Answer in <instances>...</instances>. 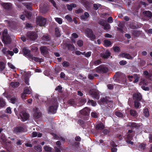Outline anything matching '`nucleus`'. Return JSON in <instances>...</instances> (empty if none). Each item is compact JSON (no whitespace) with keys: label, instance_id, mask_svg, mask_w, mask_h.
<instances>
[{"label":"nucleus","instance_id":"7c9ffc66","mask_svg":"<svg viewBox=\"0 0 152 152\" xmlns=\"http://www.w3.org/2000/svg\"><path fill=\"white\" fill-rule=\"evenodd\" d=\"M104 45L107 47H109L111 45V42L108 40H105L104 41Z\"/></svg>","mask_w":152,"mask_h":152},{"label":"nucleus","instance_id":"de8ad7c7","mask_svg":"<svg viewBox=\"0 0 152 152\" xmlns=\"http://www.w3.org/2000/svg\"><path fill=\"white\" fill-rule=\"evenodd\" d=\"M115 115L119 117H121L123 116V114L120 112H116L115 113Z\"/></svg>","mask_w":152,"mask_h":152},{"label":"nucleus","instance_id":"774afa93","mask_svg":"<svg viewBox=\"0 0 152 152\" xmlns=\"http://www.w3.org/2000/svg\"><path fill=\"white\" fill-rule=\"evenodd\" d=\"M101 63V61L100 60H98L95 61L94 62V64L96 65H99Z\"/></svg>","mask_w":152,"mask_h":152},{"label":"nucleus","instance_id":"c9c22d12","mask_svg":"<svg viewBox=\"0 0 152 152\" xmlns=\"http://www.w3.org/2000/svg\"><path fill=\"white\" fill-rule=\"evenodd\" d=\"M87 103L88 105H91L93 106H95L96 104V102L92 100H89Z\"/></svg>","mask_w":152,"mask_h":152},{"label":"nucleus","instance_id":"9d476101","mask_svg":"<svg viewBox=\"0 0 152 152\" xmlns=\"http://www.w3.org/2000/svg\"><path fill=\"white\" fill-rule=\"evenodd\" d=\"M31 76L30 72L26 73L24 72L23 75V76L24 78V82L26 84L29 85V78Z\"/></svg>","mask_w":152,"mask_h":152},{"label":"nucleus","instance_id":"f03ea898","mask_svg":"<svg viewBox=\"0 0 152 152\" xmlns=\"http://www.w3.org/2000/svg\"><path fill=\"white\" fill-rule=\"evenodd\" d=\"M58 103L56 102H51L47 109V110L49 113H55L57 109Z\"/></svg>","mask_w":152,"mask_h":152},{"label":"nucleus","instance_id":"dca6fc26","mask_svg":"<svg viewBox=\"0 0 152 152\" xmlns=\"http://www.w3.org/2000/svg\"><path fill=\"white\" fill-rule=\"evenodd\" d=\"M29 59L31 61L34 60L37 62H42L43 61V59L42 58L34 57L31 55L29 56Z\"/></svg>","mask_w":152,"mask_h":152},{"label":"nucleus","instance_id":"bb28decb","mask_svg":"<svg viewBox=\"0 0 152 152\" xmlns=\"http://www.w3.org/2000/svg\"><path fill=\"white\" fill-rule=\"evenodd\" d=\"M66 6L67 9L69 10H72L73 8L76 7V5L74 3H71L70 5L67 4Z\"/></svg>","mask_w":152,"mask_h":152},{"label":"nucleus","instance_id":"f257e3e1","mask_svg":"<svg viewBox=\"0 0 152 152\" xmlns=\"http://www.w3.org/2000/svg\"><path fill=\"white\" fill-rule=\"evenodd\" d=\"M2 40L5 45L10 44L11 42V39L10 36L7 34V30L6 29L4 30L2 33Z\"/></svg>","mask_w":152,"mask_h":152},{"label":"nucleus","instance_id":"473e14b6","mask_svg":"<svg viewBox=\"0 0 152 152\" xmlns=\"http://www.w3.org/2000/svg\"><path fill=\"white\" fill-rule=\"evenodd\" d=\"M68 103L71 105L74 106L75 105V102L74 100L73 99L69 100L67 102Z\"/></svg>","mask_w":152,"mask_h":152},{"label":"nucleus","instance_id":"2f4dec72","mask_svg":"<svg viewBox=\"0 0 152 152\" xmlns=\"http://www.w3.org/2000/svg\"><path fill=\"white\" fill-rule=\"evenodd\" d=\"M10 85L12 87L16 88L19 86V83L18 82H12L10 83Z\"/></svg>","mask_w":152,"mask_h":152},{"label":"nucleus","instance_id":"864d4df0","mask_svg":"<svg viewBox=\"0 0 152 152\" xmlns=\"http://www.w3.org/2000/svg\"><path fill=\"white\" fill-rule=\"evenodd\" d=\"M62 65L64 67H67L69 65V63L68 62L65 61L62 63Z\"/></svg>","mask_w":152,"mask_h":152},{"label":"nucleus","instance_id":"ea45409f","mask_svg":"<svg viewBox=\"0 0 152 152\" xmlns=\"http://www.w3.org/2000/svg\"><path fill=\"white\" fill-rule=\"evenodd\" d=\"M128 125L129 126L131 127H138V125L135 122L130 123Z\"/></svg>","mask_w":152,"mask_h":152},{"label":"nucleus","instance_id":"5fc2aeb1","mask_svg":"<svg viewBox=\"0 0 152 152\" xmlns=\"http://www.w3.org/2000/svg\"><path fill=\"white\" fill-rule=\"evenodd\" d=\"M42 39L44 41H47L49 40V37L47 35H44L42 37Z\"/></svg>","mask_w":152,"mask_h":152},{"label":"nucleus","instance_id":"ddd939ff","mask_svg":"<svg viewBox=\"0 0 152 152\" xmlns=\"http://www.w3.org/2000/svg\"><path fill=\"white\" fill-rule=\"evenodd\" d=\"M6 97L9 102L12 104H15L17 101L18 98L14 96L9 95L6 96Z\"/></svg>","mask_w":152,"mask_h":152},{"label":"nucleus","instance_id":"79ce46f5","mask_svg":"<svg viewBox=\"0 0 152 152\" xmlns=\"http://www.w3.org/2000/svg\"><path fill=\"white\" fill-rule=\"evenodd\" d=\"M130 114L131 115L133 116H136L137 115L136 112L133 110H131L130 111Z\"/></svg>","mask_w":152,"mask_h":152},{"label":"nucleus","instance_id":"7ed1b4c3","mask_svg":"<svg viewBox=\"0 0 152 152\" xmlns=\"http://www.w3.org/2000/svg\"><path fill=\"white\" fill-rule=\"evenodd\" d=\"M82 32L85 33L86 36L91 39H94L95 38V36L93 34L92 31L89 29H87L85 31L83 29L81 30Z\"/></svg>","mask_w":152,"mask_h":152},{"label":"nucleus","instance_id":"6ab92c4d","mask_svg":"<svg viewBox=\"0 0 152 152\" xmlns=\"http://www.w3.org/2000/svg\"><path fill=\"white\" fill-rule=\"evenodd\" d=\"M40 49L41 53L44 55H46L48 53V49L45 46L41 47Z\"/></svg>","mask_w":152,"mask_h":152},{"label":"nucleus","instance_id":"cd10ccee","mask_svg":"<svg viewBox=\"0 0 152 152\" xmlns=\"http://www.w3.org/2000/svg\"><path fill=\"white\" fill-rule=\"evenodd\" d=\"M143 14L145 16H146L148 17H150L152 16V13L149 11L144 12Z\"/></svg>","mask_w":152,"mask_h":152},{"label":"nucleus","instance_id":"a878e982","mask_svg":"<svg viewBox=\"0 0 152 152\" xmlns=\"http://www.w3.org/2000/svg\"><path fill=\"white\" fill-rule=\"evenodd\" d=\"M110 53L109 51L107 50L104 53L101 55V57L104 58H107L110 56Z\"/></svg>","mask_w":152,"mask_h":152},{"label":"nucleus","instance_id":"338daca9","mask_svg":"<svg viewBox=\"0 0 152 152\" xmlns=\"http://www.w3.org/2000/svg\"><path fill=\"white\" fill-rule=\"evenodd\" d=\"M100 5L99 4H94V9L95 10H97L98 8V7L100 6Z\"/></svg>","mask_w":152,"mask_h":152},{"label":"nucleus","instance_id":"0e129e2a","mask_svg":"<svg viewBox=\"0 0 152 152\" xmlns=\"http://www.w3.org/2000/svg\"><path fill=\"white\" fill-rule=\"evenodd\" d=\"M91 52H88L86 54L84 53V55H85V56L86 57H88L90 56H91Z\"/></svg>","mask_w":152,"mask_h":152},{"label":"nucleus","instance_id":"c03bdc74","mask_svg":"<svg viewBox=\"0 0 152 152\" xmlns=\"http://www.w3.org/2000/svg\"><path fill=\"white\" fill-rule=\"evenodd\" d=\"M5 67V65L4 63L2 62H0V71L4 69Z\"/></svg>","mask_w":152,"mask_h":152},{"label":"nucleus","instance_id":"4c0bfd02","mask_svg":"<svg viewBox=\"0 0 152 152\" xmlns=\"http://www.w3.org/2000/svg\"><path fill=\"white\" fill-rule=\"evenodd\" d=\"M6 103L3 99L0 98V107H3L5 106Z\"/></svg>","mask_w":152,"mask_h":152},{"label":"nucleus","instance_id":"412c9836","mask_svg":"<svg viewBox=\"0 0 152 152\" xmlns=\"http://www.w3.org/2000/svg\"><path fill=\"white\" fill-rule=\"evenodd\" d=\"M23 53L24 55L28 56V58H29V56H31L30 54L29 50L26 48H24L23 49Z\"/></svg>","mask_w":152,"mask_h":152},{"label":"nucleus","instance_id":"bf43d9fd","mask_svg":"<svg viewBox=\"0 0 152 152\" xmlns=\"http://www.w3.org/2000/svg\"><path fill=\"white\" fill-rule=\"evenodd\" d=\"M6 111L7 113L11 114L12 113L11 108L10 107H8L6 109Z\"/></svg>","mask_w":152,"mask_h":152},{"label":"nucleus","instance_id":"13d9d810","mask_svg":"<svg viewBox=\"0 0 152 152\" xmlns=\"http://www.w3.org/2000/svg\"><path fill=\"white\" fill-rule=\"evenodd\" d=\"M108 104V106L110 107H113V102L111 101H109V102H106Z\"/></svg>","mask_w":152,"mask_h":152},{"label":"nucleus","instance_id":"aec40b11","mask_svg":"<svg viewBox=\"0 0 152 152\" xmlns=\"http://www.w3.org/2000/svg\"><path fill=\"white\" fill-rule=\"evenodd\" d=\"M120 57L122 58H125L128 59H131L132 58V57L131 56H130L129 54L125 53H122L120 54L119 55Z\"/></svg>","mask_w":152,"mask_h":152},{"label":"nucleus","instance_id":"052dcab7","mask_svg":"<svg viewBox=\"0 0 152 152\" xmlns=\"http://www.w3.org/2000/svg\"><path fill=\"white\" fill-rule=\"evenodd\" d=\"M7 64L9 66L11 69H13L15 68V67L11 63L8 62Z\"/></svg>","mask_w":152,"mask_h":152},{"label":"nucleus","instance_id":"c85d7f7f","mask_svg":"<svg viewBox=\"0 0 152 152\" xmlns=\"http://www.w3.org/2000/svg\"><path fill=\"white\" fill-rule=\"evenodd\" d=\"M89 16V14L87 12H85L84 15H82L81 16V18L83 20H85Z\"/></svg>","mask_w":152,"mask_h":152},{"label":"nucleus","instance_id":"8fccbe9b","mask_svg":"<svg viewBox=\"0 0 152 152\" xmlns=\"http://www.w3.org/2000/svg\"><path fill=\"white\" fill-rule=\"evenodd\" d=\"M134 83H136L138 82L139 80V77L136 75H134Z\"/></svg>","mask_w":152,"mask_h":152},{"label":"nucleus","instance_id":"393cba45","mask_svg":"<svg viewBox=\"0 0 152 152\" xmlns=\"http://www.w3.org/2000/svg\"><path fill=\"white\" fill-rule=\"evenodd\" d=\"M31 89L29 86V88L26 87L24 89L23 92L28 94H30L31 93Z\"/></svg>","mask_w":152,"mask_h":152},{"label":"nucleus","instance_id":"a19ab883","mask_svg":"<svg viewBox=\"0 0 152 152\" xmlns=\"http://www.w3.org/2000/svg\"><path fill=\"white\" fill-rule=\"evenodd\" d=\"M91 115L92 117L94 118H96L98 117V114L96 112L94 111L91 113Z\"/></svg>","mask_w":152,"mask_h":152},{"label":"nucleus","instance_id":"9b49d317","mask_svg":"<svg viewBox=\"0 0 152 152\" xmlns=\"http://www.w3.org/2000/svg\"><path fill=\"white\" fill-rule=\"evenodd\" d=\"M90 110L87 107H85L80 111V113L82 115L88 116L89 115Z\"/></svg>","mask_w":152,"mask_h":152},{"label":"nucleus","instance_id":"f3484780","mask_svg":"<svg viewBox=\"0 0 152 152\" xmlns=\"http://www.w3.org/2000/svg\"><path fill=\"white\" fill-rule=\"evenodd\" d=\"M23 14L21 15L20 17V18L22 20H23L25 18V16L27 18H29L31 15V14L30 12H26V11H24L23 12Z\"/></svg>","mask_w":152,"mask_h":152},{"label":"nucleus","instance_id":"e433bc0d","mask_svg":"<svg viewBox=\"0 0 152 152\" xmlns=\"http://www.w3.org/2000/svg\"><path fill=\"white\" fill-rule=\"evenodd\" d=\"M44 150L47 152H50L52 150V148L48 146H45L44 147Z\"/></svg>","mask_w":152,"mask_h":152},{"label":"nucleus","instance_id":"72a5a7b5","mask_svg":"<svg viewBox=\"0 0 152 152\" xmlns=\"http://www.w3.org/2000/svg\"><path fill=\"white\" fill-rule=\"evenodd\" d=\"M144 115L146 117H148L149 115V112L148 109L145 108L144 110Z\"/></svg>","mask_w":152,"mask_h":152},{"label":"nucleus","instance_id":"680f3d73","mask_svg":"<svg viewBox=\"0 0 152 152\" xmlns=\"http://www.w3.org/2000/svg\"><path fill=\"white\" fill-rule=\"evenodd\" d=\"M77 45L80 46H82L83 45V42L82 40H79L77 41Z\"/></svg>","mask_w":152,"mask_h":152},{"label":"nucleus","instance_id":"09e8293b","mask_svg":"<svg viewBox=\"0 0 152 152\" xmlns=\"http://www.w3.org/2000/svg\"><path fill=\"white\" fill-rule=\"evenodd\" d=\"M145 146V145L144 144H141L139 146V148L141 150H142L144 149Z\"/></svg>","mask_w":152,"mask_h":152},{"label":"nucleus","instance_id":"a18cd8bd","mask_svg":"<svg viewBox=\"0 0 152 152\" xmlns=\"http://www.w3.org/2000/svg\"><path fill=\"white\" fill-rule=\"evenodd\" d=\"M34 148L38 152H40L42 151V149L41 146H37L34 147Z\"/></svg>","mask_w":152,"mask_h":152},{"label":"nucleus","instance_id":"f704fd0d","mask_svg":"<svg viewBox=\"0 0 152 152\" xmlns=\"http://www.w3.org/2000/svg\"><path fill=\"white\" fill-rule=\"evenodd\" d=\"M134 106L135 108H139L140 107V103L138 100H135L134 101Z\"/></svg>","mask_w":152,"mask_h":152},{"label":"nucleus","instance_id":"5701e85b","mask_svg":"<svg viewBox=\"0 0 152 152\" xmlns=\"http://www.w3.org/2000/svg\"><path fill=\"white\" fill-rule=\"evenodd\" d=\"M23 128L22 127L20 126H18L15 127L14 128V132L16 133L20 132H23Z\"/></svg>","mask_w":152,"mask_h":152},{"label":"nucleus","instance_id":"4d7b16f0","mask_svg":"<svg viewBox=\"0 0 152 152\" xmlns=\"http://www.w3.org/2000/svg\"><path fill=\"white\" fill-rule=\"evenodd\" d=\"M105 21L103 20H101L99 22V23L100 25L104 26L105 24Z\"/></svg>","mask_w":152,"mask_h":152},{"label":"nucleus","instance_id":"39448f33","mask_svg":"<svg viewBox=\"0 0 152 152\" xmlns=\"http://www.w3.org/2000/svg\"><path fill=\"white\" fill-rule=\"evenodd\" d=\"M95 70L96 72L102 73H105L108 71L107 68L104 66H100L97 67Z\"/></svg>","mask_w":152,"mask_h":152},{"label":"nucleus","instance_id":"0eeeda50","mask_svg":"<svg viewBox=\"0 0 152 152\" xmlns=\"http://www.w3.org/2000/svg\"><path fill=\"white\" fill-rule=\"evenodd\" d=\"M89 93L92 97L96 99H98L99 98V93L96 90L91 89Z\"/></svg>","mask_w":152,"mask_h":152},{"label":"nucleus","instance_id":"4468645a","mask_svg":"<svg viewBox=\"0 0 152 152\" xmlns=\"http://www.w3.org/2000/svg\"><path fill=\"white\" fill-rule=\"evenodd\" d=\"M80 2L86 8L89 7L91 4L90 1H88L86 0H81L80 1Z\"/></svg>","mask_w":152,"mask_h":152},{"label":"nucleus","instance_id":"1a4fd4ad","mask_svg":"<svg viewBox=\"0 0 152 152\" xmlns=\"http://www.w3.org/2000/svg\"><path fill=\"white\" fill-rule=\"evenodd\" d=\"M27 36L29 39L34 40L37 37V35L35 32H29L27 33Z\"/></svg>","mask_w":152,"mask_h":152},{"label":"nucleus","instance_id":"a211bd4d","mask_svg":"<svg viewBox=\"0 0 152 152\" xmlns=\"http://www.w3.org/2000/svg\"><path fill=\"white\" fill-rule=\"evenodd\" d=\"M1 6L5 9H8L11 7L12 4L10 3H0Z\"/></svg>","mask_w":152,"mask_h":152},{"label":"nucleus","instance_id":"c756f323","mask_svg":"<svg viewBox=\"0 0 152 152\" xmlns=\"http://www.w3.org/2000/svg\"><path fill=\"white\" fill-rule=\"evenodd\" d=\"M32 134V136L33 137H40L42 135V134L41 133L37 132H33Z\"/></svg>","mask_w":152,"mask_h":152},{"label":"nucleus","instance_id":"2eb2a0df","mask_svg":"<svg viewBox=\"0 0 152 152\" xmlns=\"http://www.w3.org/2000/svg\"><path fill=\"white\" fill-rule=\"evenodd\" d=\"M34 116L36 119L39 118L41 115V113L39 111L38 109L37 108H35L34 109Z\"/></svg>","mask_w":152,"mask_h":152},{"label":"nucleus","instance_id":"f8f14e48","mask_svg":"<svg viewBox=\"0 0 152 152\" xmlns=\"http://www.w3.org/2000/svg\"><path fill=\"white\" fill-rule=\"evenodd\" d=\"M2 52L4 54L7 56H8V55L12 56L14 55V53L12 51L7 50V48H3Z\"/></svg>","mask_w":152,"mask_h":152},{"label":"nucleus","instance_id":"4be33fe9","mask_svg":"<svg viewBox=\"0 0 152 152\" xmlns=\"http://www.w3.org/2000/svg\"><path fill=\"white\" fill-rule=\"evenodd\" d=\"M134 98L135 100H140L142 99V96L139 93H137L133 95Z\"/></svg>","mask_w":152,"mask_h":152},{"label":"nucleus","instance_id":"58836bf2","mask_svg":"<svg viewBox=\"0 0 152 152\" xmlns=\"http://www.w3.org/2000/svg\"><path fill=\"white\" fill-rule=\"evenodd\" d=\"M55 20L57 22L58 24H61L62 23V19L60 18H55Z\"/></svg>","mask_w":152,"mask_h":152},{"label":"nucleus","instance_id":"3c124183","mask_svg":"<svg viewBox=\"0 0 152 152\" xmlns=\"http://www.w3.org/2000/svg\"><path fill=\"white\" fill-rule=\"evenodd\" d=\"M65 18L68 21H72V19L70 16L69 15H67L65 17Z\"/></svg>","mask_w":152,"mask_h":152},{"label":"nucleus","instance_id":"20e7f679","mask_svg":"<svg viewBox=\"0 0 152 152\" xmlns=\"http://www.w3.org/2000/svg\"><path fill=\"white\" fill-rule=\"evenodd\" d=\"M46 22V19L42 17L39 16L36 18V24L40 26H44Z\"/></svg>","mask_w":152,"mask_h":152},{"label":"nucleus","instance_id":"6e6d98bb","mask_svg":"<svg viewBox=\"0 0 152 152\" xmlns=\"http://www.w3.org/2000/svg\"><path fill=\"white\" fill-rule=\"evenodd\" d=\"M75 53L77 55H84V53H85V52H83V53H82L79 51H75Z\"/></svg>","mask_w":152,"mask_h":152},{"label":"nucleus","instance_id":"b1692460","mask_svg":"<svg viewBox=\"0 0 152 152\" xmlns=\"http://www.w3.org/2000/svg\"><path fill=\"white\" fill-rule=\"evenodd\" d=\"M96 129L98 130H102L104 128V126L103 124L102 123H100L98 124L96 126Z\"/></svg>","mask_w":152,"mask_h":152},{"label":"nucleus","instance_id":"49530a36","mask_svg":"<svg viewBox=\"0 0 152 152\" xmlns=\"http://www.w3.org/2000/svg\"><path fill=\"white\" fill-rule=\"evenodd\" d=\"M103 26L104 27V29L106 30H109L110 28V25L107 23L105 24Z\"/></svg>","mask_w":152,"mask_h":152},{"label":"nucleus","instance_id":"6e6552de","mask_svg":"<svg viewBox=\"0 0 152 152\" xmlns=\"http://www.w3.org/2000/svg\"><path fill=\"white\" fill-rule=\"evenodd\" d=\"M20 115L22 120L23 121H26L29 117V115L25 111H22L20 113Z\"/></svg>","mask_w":152,"mask_h":152},{"label":"nucleus","instance_id":"37998d69","mask_svg":"<svg viewBox=\"0 0 152 152\" xmlns=\"http://www.w3.org/2000/svg\"><path fill=\"white\" fill-rule=\"evenodd\" d=\"M55 34L57 37H59L60 36V32L59 31V29L57 28H56L55 29Z\"/></svg>","mask_w":152,"mask_h":152},{"label":"nucleus","instance_id":"69168bd1","mask_svg":"<svg viewBox=\"0 0 152 152\" xmlns=\"http://www.w3.org/2000/svg\"><path fill=\"white\" fill-rule=\"evenodd\" d=\"M107 21L108 23H111L113 21V18L111 17H110L108 19Z\"/></svg>","mask_w":152,"mask_h":152},{"label":"nucleus","instance_id":"423d86ee","mask_svg":"<svg viewBox=\"0 0 152 152\" xmlns=\"http://www.w3.org/2000/svg\"><path fill=\"white\" fill-rule=\"evenodd\" d=\"M132 132V130H129L128 134H127L126 140L127 142L131 145L133 144V142L132 141V140L133 133L131 134Z\"/></svg>","mask_w":152,"mask_h":152},{"label":"nucleus","instance_id":"e2e57ef3","mask_svg":"<svg viewBox=\"0 0 152 152\" xmlns=\"http://www.w3.org/2000/svg\"><path fill=\"white\" fill-rule=\"evenodd\" d=\"M113 50L115 52H118L119 51L120 48L118 47L115 46L113 48Z\"/></svg>","mask_w":152,"mask_h":152},{"label":"nucleus","instance_id":"603ef678","mask_svg":"<svg viewBox=\"0 0 152 152\" xmlns=\"http://www.w3.org/2000/svg\"><path fill=\"white\" fill-rule=\"evenodd\" d=\"M27 94L24 93V92H23V93L21 94V98L22 99H26V97L27 96V95H26Z\"/></svg>","mask_w":152,"mask_h":152}]
</instances>
